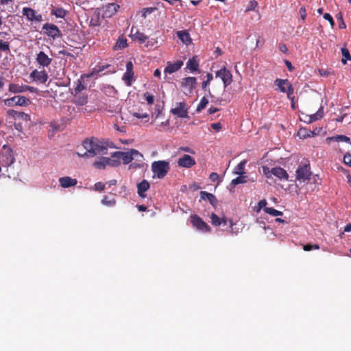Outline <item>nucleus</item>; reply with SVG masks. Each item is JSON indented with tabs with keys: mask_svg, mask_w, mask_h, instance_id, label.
I'll list each match as a JSON object with an SVG mask.
<instances>
[{
	"mask_svg": "<svg viewBox=\"0 0 351 351\" xmlns=\"http://www.w3.org/2000/svg\"><path fill=\"white\" fill-rule=\"evenodd\" d=\"M267 205V201L265 199L261 200L258 203L256 212H260L262 208H265Z\"/></svg>",
	"mask_w": 351,
	"mask_h": 351,
	"instance_id": "52",
	"label": "nucleus"
},
{
	"mask_svg": "<svg viewBox=\"0 0 351 351\" xmlns=\"http://www.w3.org/2000/svg\"><path fill=\"white\" fill-rule=\"evenodd\" d=\"M133 39L137 40L140 43H144L148 38L143 33L137 31L132 34Z\"/></svg>",
	"mask_w": 351,
	"mask_h": 351,
	"instance_id": "35",
	"label": "nucleus"
},
{
	"mask_svg": "<svg viewBox=\"0 0 351 351\" xmlns=\"http://www.w3.org/2000/svg\"><path fill=\"white\" fill-rule=\"evenodd\" d=\"M247 182V176H244V174L239 175V176L237 177L236 178L233 179L231 181V185L233 186L239 184H244Z\"/></svg>",
	"mask_w": 351,
	"mask_h": 351,
	"instance_id": "34",
	"label": "nucleus"
},
{
	"mask_svg": "<svg viewBox=\"0 0 351 351\" xmlns=\"http://www.w3.org/2000/svg\"><path fill=\"white\" fill-rule=\"evenodd\" d=\"M126 71H133V64L131 61H129L126 64Z\"/></svg>",
	"mask_w": 351,
	"mask_h": 351,
	"instance_id": "64",
	"label": "nucleus"
},
{
	"mask_svg": "<svg viewBox=\"0 0 351 351\" xmlns=\"http://www.w3.org/2000/svg\"><path fill=\"white\" fill-rule=\"evenodd\" d=\"M263 173L265 175V176L268 178H270L271 176L273 175L272 169H269L267 167H263Z\"/></svg>",
	"mask_w": 351,
	"mask_h": 351,
	"instance_id": "50",
	"label": "nucleus"
},
{
	"mask_svg": "<svg viewBox=\"0 0 351 351\" xmlns=\"http://www.w3.org/2000/svg\"><path fill=\"white\" fill-rule=\"evenodd\" d=\"M134 76V71H125L123 75L122 80L124 81L125 84L130 86L132 84V78Z\"/></svg>",
	"mask_w": 351,
	"mask_h": 351,
	"instance_id": "32",
	"label": "nucleus"
},
{
	"mask_svg": "<svg viewBox=\"0 0 351 351\" xmlns=\"http://www.w3.org/2000/svg\"><path fill=\"white\" fill-rule=\"evenodd\" d=\"M21 112H18L15 110L10 109L8 110V114L12 117L14 120L17 121Z\"/></svg>",
	"mask_w": 351,
	"mask_h": 351,
	"instance_id": "43",
	"label": "nucleus"
},
{
	"mask_svg": "<svg viewBox=\"0 0 351 351\" xmlns=\"http://www.w3.org/2000/svg\"><path fill=\"white\" fill-rule=\"evenodd\" d=\"M170 169L169 162L166 160L154 161L152 164V171L154 176L158 179H162L165 177Z\"/></svg>",
	"mask_w": 351,
	"mask_h": 351,
	"instance_id": "3",
	"label": "nucleus"
},
{
	"mask_svg": "<svg viewBox=\"0 0 351 351\" xmlns=\"http://www.w3.org/2000/svg\"><path fill=\"white\" fill-rule=\"evenodd\" d=\"M131 152L132 154L133 160H136V161L141 162L143 160V156L138 151L131 149Z\"/></svg>",
	"mask_w": 351,
	"mask_h": 351,
	"instance_id": "39",
	"label": "nucleus"
},
{
	"mask_svg": "<svg viewBox=\"0 0 351 351\" xmlns=\"http://www.w3.org/2000/svg\"><path fill=\"white\" fill-rule=\"evenodd\" d=\"M331 139L335 140L337 142H346L350 143V138L345 135H337L331 138Z\"/></svg>",
	"mask_w": 351,
	"mask_h": 351,
	"instance_id": "41",
	"label": "nucleus"
},
{
	"mask_svg": "<svg viewBox=\"0 0 351 351\" xmlns=\"http://www.w3.org/2000/svg\"><path fill=\"white\" fill-rule=\"evenodd\" d=\"M68 11L62 7L53 8L51 14L56 18L64 19L66 16Z\"/></svg>",
	"mask_w": 351,
	"mask_h": 351,
	"instance_id": "26",
	"label": "nucleus"
},
{
	"mask_svg": "<svg viewBox=\"0 0 351 351\" xmlns=\"http://www.w3.org/2000/svg\"><path fill=\"white\" fill-rule=\"evenodd\" d=\"M274 84L278 86L280 90V92L287 93V97L290 100H294V89L288 80H282V79H276L274 81Z\"/></svg>",
	"mask_w": 351,
	"mask_h": 351,
	"instance_id": "4",
	"label": "nucleus"
},
{
	"mask_svg": "<svg viewBox=\"0 0 351 351\" xmlns=\"http://www.w3.org/2000/svg\"><path fill=\"white\" fill-rule=\"evenodd\" d=\"M273 175L280 180H288L289 175L287 172L282 167L272 168Z\"/></svg>",
	"mask_w": 351,
	"mask_h": 351,
	"instance_id": "23",
	"label": "nucleus"
},
{
	"mask_svg": "<svg viewBox=\"0 0 351 351\" xmlns=\"http://www.w3.org/2000/svg\"><path fill=\"white\" fill-rule=\"evenodd\" d=\"M264 211L271 215V216H274V217H276V216H282V213L281 211H279L278 210H276L273 208H269V207H265L264 208Z\"/></svg>",
	"mask_w": 351,
	"mask_h": 351,
	"instance_id": "36",
	"label": "nucleus"
},
{
	"mask_svg": "<svg viewBox=\"0 0 351 351\" xmlns=\"http://www.w3.org/2000/svg\"><path fill=\"white\" fill-rule=\"evenodd\" d=\"M186 69H188L191 73L198 71L199 62L195 56L188 60L186 62Z\"/></svg>",
	"mask_w": 351,
	"mask_h": 351,
	"instance_id": "25",
	"label": "nucleus"
},
{
	"mask_svg": "<svg viewBox=\"0 0 351 351\" xmlns=\"http://www.w3.org/2000/svg\"><path fill=\"white\" fill-rule=\"evenodd\" d=\"M30 120V116L28 114L21 112L17 121L29 122Z\"/></svg>",
	"mask_w": 351,
	"mask_h": 351,
	"instance_id": "44",
	"label": "nucleus"
},
{
	"mask_svg": "<svg viewBox=\"0 0 351 351\" xmlns=\"http://www.w3.org/2000/svg\"><path fill=\"white\" fill-rule=\"evenodd\" d=\"M188 108L185 102H178L176 104L175 107L171 109L170 112L179 118H189Z\"/></svg>",
	"mask_w": 351,
	"mask_h": 351,
	"instance_id": "8",
	"label": "nucleus"
},
{
	"mask_svg": "<svg viewBox=\"0 0 351 351\" xmlns=\"http://www.w3.org/2000/svg\"><path fill=\"white\" fill-rule=\"evenodd\" d=\"M285 64L287 66V69H288V70L289 71H293L294 67L293 66V65H292V64H291V62L290 61H289L287 60H285Z\"/></svg>",
	"mask_w": 351,
	"mask_h": 351,
	"instance_id": "61",
	"label": "nucleus"
},
{
	"mask_svg": "<svg viewBox=\"0 0 351 351\" xmlns=\"http://www.w3.org/2000/svg\"><path fill=\"white\" fill-rule=\"evenodd\" d=\"M312 172L308 163L300 165L296 170V180L305 182L311 179Z\"/></svg>",
	"mask_w": 351,
	"mask_h": 351,
	"instance_id": "5",
	"label": "nucleus"
},
{
	"mask_svg": "<svg viewBox=\"0 0 351 351\" xmlns=\"http://www.w3.org/2000/svg\"><path fill=\"white\" fill-rule=\"evenodd\" d=\"M215 75L222 80L224 88H226L232 82V75L225 66L217 71Z\"/></svg>",
	"mask_w": 351,
	"mask_h": 351,
	"instance_id": "9",
	"label": "nucleus"
},
{
	"mask_svg": "<svg viewBox=\"0 0 351 351\" xmlns=\"http://www.w3.org/2000/svg\"><path fill=\"white\" fill-rule=\"evenodd\" d=\"M95 190L101 191L105 189V184L101 182H97L94 185Z\"/></svg>",
	"mask_w": 351,
	"mask_h": 351,
	"instance_id": "54",
	"label": "nucleus"
},
{
	"mask_svg": "<svg viewBox=\"0 0 351 351\" xmlns=\"http://www.w3.org/2000/svg\"><path fill=\"white\" fill-rule=\"evenodd\" d=\"M86 88V86L82 84V81L80 80H78V84L75 87V90L76 92H80L82 90H84Z\"/></svg>",
	"mask_w": 351,
	"mask_h": 351,
	"instance_id": "56",
	"label": "nucleus"
},
{
	"mask_svg": "<svg viewBox=\"0 0 351 351\" xmlns=\"http://www.w3.org/2000/svg\"><path fill=\"white\" fill-rule=\"evenodd\" d=\"M156 10V8H146L142 10V16L146 18L148 14H150Z\"/></svg>",
	"mask_w": 351,
	"mask_h": 351,
	"instance_id": "45",
	"label": "nucleus"
},
{
	"mask_svg": "<svg viewBox=\"0 0 351 351\" xmlns=\"http://www.w3.org/2000/svg\"><path fill=\"white\" fill-rule=\"evenodd\" d=\"M337 20L339 21V27L340 29H345L346 27V25L343 21L342 14L341 13L337 15Z\"/></svg>",
	"mask_w": 351,
	"mask_h": 351,
	"instance_id": "49",
	"label": "nucleus"
},
{
	"mask_svg": "<svg viewBox=\"0 0 351 351\" xmlns=\"http://www.w3.org/2000/svg\"><path fill=\"white\" fill-rule=\"evenodd\" d=\"M343 162L346 165L351 167V154L347 153L343 156Z\"/></svg>",
	"mask_w": 351,
	"mask_h": 351,
	"instance_id": "51",
	"label": "nucleus"
},
{
	"mask_svg": "<svg viewBox=\"0 0 351 351\" xmlns=\"http://www.w3.org/2000/svg\"><path fill=\"white\" fill-rule=\"evenodd\" d=\"M177 36L179 39L186 45L191 43L190 34L186 31H178L177 32Z\"/></svg>",
	"mask_w": 351,
	"mask_h": 351,
	"instance_id": "27",
	"label": "nucleus"
},
{
	"mask_svg": "<svg viewBox=\"0 0 351 351\" xmlns=\"http://www.w3.org/2000/svg\"><path fill=\"white\" fill-rule=\"evenodd\" d=\"M10 50V45L9 43L5 42L3 40H0V51H8Z\"/></svg>",
	"mask_w": 351,
	"mask_h": 351,
	"instance_id": "47",
	"label": "nucleus"
},
{
	"mask_svg": "<svg viewBox=\"0 0 351 351\" xmlns=\"http://www.w3.org/2000/svg\"><path fill=\"white\" fill-rule=\"evenodd\" d=\"M109 67H110L109 64L98 65L93 69V72L90 74L82 75L81 76V78L88 77L90 76L95 75V74H98L99 73L103 72L105 69H108Z\"/></svg>",
	"mask_w": 351,
	"mask_h": 351,
	"instance_id": "30",
	"label": "nucleus"
},
{
	"mask_svg": "<svg viewBox=\"0 0 351 351\" xmlns=\"http://www.w3.org/2000/svg\"><path fill=\"white\" fill-rule=\"evenodd\" d=\"M324 116V108L321 106L319 110L315 113L309 116H306L307 120L304 121L307 123H311L315 121L321 119Z\"/></svg>",
	"mask_w": 351,
	"mask_h": 351,
	"instance_id": "22",
	"label": "nucleus"
},
{
	"mask_svg": "<svg viewBox=\"0 0 351 351\" xmlns=\"http://www.w3.org/2000/svg\"><path fill=\"white\" fill-rule=\"evenodd\" d=\"M90 26L97 27L101 25V18L100 13L98 12H95L90 19L89 21Z\"/></svg>",
	"mask_w": 351,
	"mask_h": 351,
	"instance_id": "29",
	"label": "nucleus"
},
{
	"mask_svg": "<svg viewBox=\"0 0 351 351\" xmlns=\"http://www.w3.org/2000/svg\"><path fill=\"white\" fill-rule=\"evenodd\" d=\"M149 189V183L147 180H143L137 184L138 194L141 197H145V193Z\"/></svg>",
	"mask_w": 351,
	"mask_h": 351,
	"instance_id": "21",
	"label": "nucleus"
},
{
	"mask_svg": "<svg viewBox=\"0 0 351 351\" xmlns=\"http://www.w3.org/2000/svg\"><path fill=\"white\" fill-rule=\"evenodd\" d=\"M341 53L344 58H342L341 62L343 64H346V60H351V56L350 54L349 50L346 48L341 49Z\"/></svg>",
	"mask_w": 351,
	"mask_h": 351,
	"instance_id": "38",
	"label": "nucleus"
},
{
	"mask_svg": "<svg viewBox=\"0 0 351 351\" xmlns=\"http://www.w3.org/2000/svg\"><path fill=\"white\" fill-rule=\"evenodd\" d=\"M43 30L45 35L51 38L53 40L60 38L62 36V34L57 25L46 23L43 25Z\"/></svg>",
	"mask_w": 351,
	"mask_h": 351,
	"instance_id": "6",
	"label": "nucleus"
},
{
	"mask_svg": "<svg viewBox=\"0 0 351 351\" xmlns=\"http://www.w3.org/2000/svg\"><path fill=\"white\" fill-rule=\"evenodd\" d=\"M246 163H247V161L245 160L241 161L235 167L233 173L236 175L245 174V173L244 171V169H245Z\"/></svg>",
	"mask_w": 351,
	"mask_h": 351,
	"instance_id": "31",
	"label": "nucleus"
},
{
	"mask_svg": "<svg viewBox=\"0 0 351 351\" xmlns=\"http://www.w3.org/2000/svg\"><path fill=\"white\" fill-rule=\"evenodd\" d=\"M298 136L300 137V138H306V136H311V135L309 134H306V130H302L300 129L298 132Z\"/></svg>",
	"mask_w": 351,
	"mask_h": 351,
	"instance_id": "59",
	"label": "nucleus"
},
{
	"mask_svg": "<svg viewBox=\"0 0 351 351\" xmlns=\"http://www.w3.org/2000/svg\"><path fill=\"white\" fill-rule=\"evenodd\" d=\"M303 249L305 251H311L312 250H318V249H319V245L317 244H314V245L306 244L303 246Z\"/></svg>",
	"mask_w": 351,
	"mask_h": 351,
	"instance_id": "48",
	"label": "nucleus"
},
{
	"mask_svg": "<svg viewBox=\"0 0 351 351\" xmlns=\"http://www.w3.org/2000/svg\"><path fill=\"white\" fill-rule=\"evenodd\" d=\"M191 222L199 231L208 232L210 230L209 226L196 215L191 216Z\"/></svg>",
	"mask_w": 351,
	"mask_h": 351,
	"instance_id": "10",
	"label": "nucleus"
},
{
	"mask_svg": "<svg viewBox=\"0 0 351 351\" xmlns=\"http://www.w3.org/2000/svg\"><path fill=\"white\" fill-rule=\"evenodd\" d=\"M206 78L207 80L204 81L202 82V88L204 89V90H206V87L207 86L210 84V82L213 80V75L212 73H208L207 75H206Z\"/></svg>",
	"mask_w": 351,
	"mask_h": 351,
	"instance_id": "42",
	"label": "nucleus"
},
{
	"mask_svg": "<svg viewBox=\"0 0 351 351\" xmlns=\"http://www.w3.org/2000/svg\"><path fill=\"white\" fill-rule=\"evenodd\" d=\"M300 16H301L302 19L304 20L306 16V9L303 7L301 8L300 9Z\"/></svg>",
	"mask_w": 351,
	"mask_h": 351,
	"instance_id": "62",
	"label": "nucleus"
},
{
	"mask_svg": "<svg viewBox=\"0 0 351 351\" xmlns=\"http://www.w3.org/2000/svg\"><path fill=\"white\" fill-rule=\"evenodd\" d=\"M23 16H25L28 21L40 22L43 20V16L40 14L29 8H24L22 10Z\"/></svg>",
	"mask_w": 351,
	"mask_h": 351,
	"instance_id": "12",
	"label": "nucleus"
},
{
	"mask_svg": "<svg viewBox=\"0 0 351 351\" xmlns=\"http://www.w3.org/2000/svg\"><path fill=\"white\" fill-rule=\"evenodd\" d=\"M36 62L37 63L43 66L47 67L49 66L52 61V59L49 58L45 52L40 51L36 56Z\"/></svg>",
	"mask_w": 351,
	"mask_h": 351,
	"instance_id": "14",
	"label": "nucleus"
},
{
	"mask_svg": "<svg viewBox=\"0 0 351 351\" xmlns=\"http://www.w3.org/2000/svg\"><path fill=\"white\" fill-rule=\"evenodd\" d=\"M200 197L202 199L208 200L212 206H216L217 199L214 195L206 191H202L200 192Z\"/></svg>",
	"mask_w": 351,
	"mask_h": 351,
	"instance_id": "24",
	"label": "nucleus"
},
{
	"mask_svg": "<svg viewBox=\"0 0 351 351\" xmlns=\"http://www.w3.org/2000/svg\"><path fill=\"white\" fill-rule=\"evenodd\" d=\"M117 157H118V160L121 162V160H123V164H129L132 160H133L132 154L131 149L128 152H116Z\"/></svg>",
	"mask_w": 351,
	"mask_h": 351,
	"instance_id": "18",
	"label": "nucleus"
},
{
	"mask_svg": "<svg viewBox=\"0 0 351 351\" xmlns=\"http://www.w3.org/2000/svg\"><path fill=\"white\" fill-rule=\"evenodd\" d=\"M257 5H258V3H257V2L256 1H254V0L251 1L250 2V6L247 9V11L255 9L257 7Z\"/></svg>",
	"mask_w": 351,
	"mask_h": 351,
	"instance_id": "58",
	"label": "nucleus"
},
{
	"mask_svg": "<svg viewBox=\"0 0 351 351\" xmlns=\"http://www.w3.org/2000/svg\"><path fill=\"white\" fill-rule=\"evenodd\" d=\"M323 16L324 19L329 21L331 27H333V26L335 25V22L331 15L328 13H325Z\"/></svg>",
	"mask_w": 351,
	"mask_h": 351,
	"instance_id": "53",
	"label": "nucleus"
},
{
	"mask_svg": "<svg viewBox=\"0 0 351 351\" xmlns=\"http://www.w3.org/2000/svg\"><path fill=\"white\" fill-rule=\"evenodd\" d=\"M4 105L6 106H26L29 105L31 101L29 99L25 96H14L11 98L6 99L3 101Z\"/></svg>",
	"mask_w": 351,
	"mask_h": 351,
	"instance_id": "7",
	"label": "nucleus"
},
{
	"mask_svg": "<svg viewBox=\"0 0 351 351\" xmlns=\"http://www.w3.org/2000/svg\"><path fill=\"white\" fill-rule=\"evenodd\" d=\"M195 160L191 156L184 154L180 157L178 160V165L179 167L190 168L195 165Z\"/></svg>",
	"mask_w": 351,
	"mask_h": 351,
	"instance_id": "13",
	"label": "nucleus"
},
{
	"mask_svg": "<svg viewBox=\"0 0 351 351\" xmlns=\"http://www.w3.org/2000/svg\"><path fill=\"white\" fill-rule=\"evenodd\" d=\"M279 50L284 53H286L288 51V49L285 44H280L279 45Z\"/></svg>",
	"mask_w": 351,
	"mask_h": 351,
	"instance_id": "63",
	"label": "nucleus"
},
{
	"mask_svg": "<svg viewBox=\"0 0 351 351\" xmlns=\"http://www.w3.org/2000/svg\"><path fill=\"white\" fill-rule=\"evenodd\" d=\"M145 99L149 105H152L154 102V97L148 93H145L143 95Z\"/></svg>",
	"mask_w": 351,
	"mask_h": 351,
	"instance_id": "46",
	"label": "nucleus"
},
{
	"mask_svg": "<svg viewBox=\"0 0 351 351\" xmlns=\"http://www.w3.org/2000/svg\"><path fill=\"white\" fill-rule=\"evenodd\" d=\"M182 65H183V62L181 60H178L173 63L169 62L167 63V66L165 69L164 72L165 74H167V73L171 74V73H175L177 71H178L182 67Z\"/></svg>",
	"mask_w": 351,
	"mask_h": 351,
	"instance_id": "16",
	"label": "nucleus"
},
{
	"mask_svg": "<svg viewBox=\"0 0 351 351\" xmlns=\"http://www.w3.org/2000/svg\"><path fill=\"white\" fill-rule=\"evenodd\" d=\"M132 115L138 119H145L149 117L148 114L145 113H140V112H133Z\"/></svg>",
	"mask_w": 351,
	"mask_h": 351,
	"instance_id": "55",
	"label": "nucleus"
},
{
	"mask_svg": "<svg viewBox=\"0 0 351 351\" xmlns=\"http://www.w3.org/2000/svg\"><path fill=\"white\" fill-rule=\"evenodd\" d=\"M211 128L216 131H219L221 128V124L220 123H213L211 124Z\"/></svg>",
	"mask_w": 351,
	"mask_h": 351,
	"instance_id": "60",
	"label": "nucleus"
},
{
	"mask_svg": "<svg viewBox=\"0 0 351 351\" xmlns=\"http://www.w3.org/2000/svg\"><path fill=\"white\" fill-rule=\"evenodd\" d=\"M101 204L107 206H113L116 204V200L114 198L108 199L107 196H104L101 200Z\"/></svg>",
	"mask_w": 351,
	"mask_h": 351,
	"instance_id": "40",
	"label": "nucleus"
},
{
	"mask_svg": "<svg viewBox=\"0 0 351 351\" xmlns=\"http://www.w3.org/2000/svg\"><path fill=\"white\" fill-rule=\"evenodd\" d=\"M127 47V40L123 37L119 38L114 47V50L122 49Z\"/></svg>",
	"mask_w": 351,
	"mask_h": 351,
	"instance_id": "33",
	"label": "nucleus"
},
{
	"mask_svg": "<svg viewBox=\"0 0 351 351\" xmlns=\"http://www.w3.org/2000/svg\"><path fill=\"white\" fill-rule=\"evenodd\" d=\"M121 162L118 160L116 152L112 153L110 157H101L95 160L93 166L97 169H104L106 166L116 167L120 165Z\"/></svg>",
	"mask_w": 351,
	"mask_h": 351,
	"instance_id": "2",
	"label": "nucleus"
},
{
	"mask_svg": "<svg viewBox=\"0 0 351 351\" xmlns=\"http://www.w3.org/2000/svg\"><path fill=\"white\" fill-rule=\"evenodd\" d=\"M30 88L29 86L25 85H19L17 84H13L11 83L9 84V88L8 90L11 93H21L25 92L27 90H29Z\"/></svg>",
	"mask_w": 351,
	"mask_h": 351,
	"instance_id": "20",
	"label": "nucleus"
},
{
	"mask_svg": "<svg viewBox=\"0 0 351 351\" xmlns=\"http://www.w3.org/2000/svg\"><path fill=\"white\" fill-rule=\"evenodd\" d=\"M30 77L34 78V80L39 81L42 83H45L48 79L47 73L44 70L38 71L35 69L31 73Z\"/></svg>",
	"mask_w": 351,
	"mask_h": 351,
	"instance_id": "17",
	"label": "nucleus"
},
{
	"mask_svg": "<svg viewBox=\"0 0 351 351\" xmlns=\"http://www.w3.org/2000/svg\"><path fill=\"white\" fill-rule=\"evenodd\" d=\"M209 178L210 179L211 181L215 182L219 180V176L217 173L213 172L210 173Z\"/></svg>",
	"mask_w": 351,
	"mask_h": 351,
	"instance_id": "57",
	"label": "nucleus"
},
{
	"mask_svg": "<svg viewBox=\"0 0 351 351\" xmlns=\"http://www.w3.org/2000/svg\"><path fill=\"white\" fill-rule=\"evenodd\" d=\"M210 219H211L212 224L215 226H218L220 225H223V226L227 225V220L225 217H223L221 219L215 213L211 214Z\"/></svg>",
	"mask_w": 351,
	"mask_h": 351,
	"instance_id": "28",
	"label": "nucleus"
},
{
	"mask_svg": "<svg viewBox=\"0 0 351 351\" xmlns=\"http://www.w3.org/2000/svg\"><path fill=\"white\" fill-rule=\"evenodd\" d=\"M86 152L84 154L77 153L80 157H93L97 155H104L107 154L108 148L98 140L86 139L82 144Z\"/></svg>",
	"mask_w": 351,
	"mask_h": 351,
	"instance_id": "1",
	"label": "nucleus"
},
{
	"mask_svg": "<svg viewBox=\"0 0 351 351\" xmlns=\"http://www.w3.org/2000/svg\"><path fill=\"white\" fill-rule=\"evenodd\" d=\"M59 183L62 188H69L75 186L77 181L69 176H64L59 178Z\"/></svg>",
	"mask_w": 351,
	"mask_h": 351,
	"instance_id": "19",
	"label": "nucleus"
},
{
	"mask_svg": "<svg viewBox=\"0 0 351 351\" xmlns=\"http://www.w3.org/2000/svg\"><path fill=\"white\" fill-rule=\"evenodd\" d=\"M196 78L195 77H187L183 78L180 82L182 88H187L190 92L192 91L196 84Z\"/></svg>",
	"mask_w": 351,
	"mask_h": 351,
	"instance_id": "15",
	"label": "nucleus"
},
{
	"mask_svg": "<svg viewBox=\"0 0 351 351\" xmlns=\"http://www.w3.org/2000/svg\"><path fill=\"white\" fill-rule=\"evenodd\" d=\"M119 8V5L114 3H108L102 7V17L110 18L114 15Z\"/></svg>",
	"mask_w": 351,
	"mask_h": 351,
	"instance_id": "11",
	"label": "nucleus"
},
{
	"mask_svg": "<svg viewBox=\"0 0 351 351\" xmlns=\"http://www.w3.org/2000/svg\"><path fill=\"white\" fill-rule=\"evenodd\" d=\"M208 104V99H206V97H203L201 99V101L197 107L196 111L197 112H200L203 109H204L206 107Z\"/></svg>",
	"mask_w": 351,
	"mask_h": 351,
	"instance_id": "37",
	"label": "nucleus"
}]
</instances>
